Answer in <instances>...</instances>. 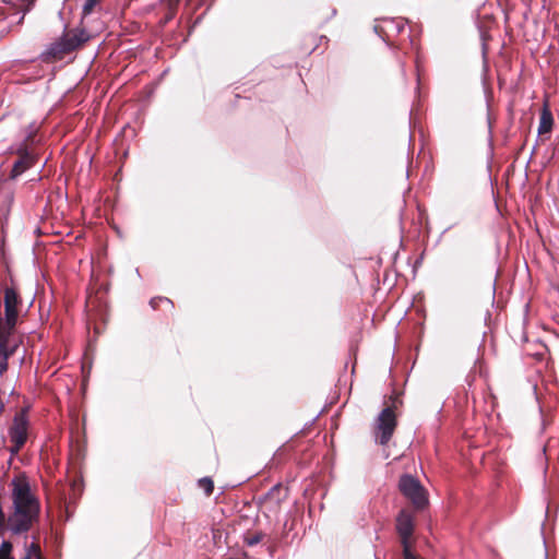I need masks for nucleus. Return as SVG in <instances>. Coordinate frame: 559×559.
Here are the masks:
<instances>
[{"instance_id":"obj_1","label":"nucleus","mask_w":559,"mask_h":559,"mask_svg":"<svg viewBox=\"0 0 559 559\" xmlns=\"http://www.w3.org/2000/svg\"><path fill=\"white\" fill-rule=\"evenodd\" d=\"M10 488L12 511L5 519L2 508H0V530L5 526L12 534L26 533L38 520L40 502L25 474L14 476L10 481Z\"/></svg>"},{"instance_id":"obj_2","label":"nucleus","mask_w":559,"mask_h":559,"mask_svg":"<svg viewBox=\"0 0 559 559\" xmlns=\"http://www.w3.org/2000/svg\"><path fill=\"white\" fill-rule=\"evenodd\" d=\"M90 36L86 31L76 28L61 36L51 43L41 55L43 60L61 59L88 40Z\"/></svg>"},{"instance_id":"obj_3","label":"nucleus","mask_w":559,"mask_h":559,"mask_svg":"<svg viewBox=\"0 0 559 559\" xmlns=\"http://www.w3.org/2000/svg\"><path fill=\"white\" fill-rule=\"evenodd\" d=\"M27 413L28 407H23L21 411H19L14 415L12 424L8 429V435L11 442L9 451L12 455L17 454L28 439L29 418Z\"/></svg>"},{"instance_id":"obj_4","label":"nucleus","mask_w":559,"mask_h":559,"mask_svg":"<svg viewBox=\"0 0 559 559\" xmlns=\"http://www.w3.org/2000/svg\"><path fill=\"white\" fill-rule=\"evenodd\" d=\"M397 421L391 407L383 408L374 421V439L381 445L388 444L396 428Z\"/></svg>"},{"instance_id":"obj_5","label":"nucleus","mask_w":559,"mask_h":559,"mask_svg":"<svg viewBox=\"0 0 559 559\" xmlns=\"http://www.w3.org/2000/svg\"><path fill=\"white\" fill-rule=\"evenodd\" d=\"M401 492L417 508H424L428 500L420 481L412 475H403L399 481Z\"/></svg>"},{"instance_id":"obj_6","label":"nucleus","mask_w":559,"mask_h":559,"mask_svg":"<svg viewBox=\"0 0 559 559\" xmlns=\"http://www.w3.org/2000/svg\"><path fill=\"white\" fill-rule=\"evenodd\" d=\"M405 25L406 22L402 17H385L377 20L373 29L388 45H391L392 39L404 31Z\"/></svg>"},{"instance_id":"obj_7","label":"nucleus","mask_w":559,"mask_h":559,"mask_svg":"<svg viewBox=\"0 0 559 559\" xmlns=\"http://www.w3.org/2000/svg\"><path fill=\"white\" fill-rule=\"evenodd\" d=\"M396 531L401 542L408 540L414 531V520L409 512L402 510L396 518Z\"/></svg>"},{"instance_id":"obj_8","label":"nucleus","mask_w":559,"mask_h":559,"mask_svg":"<svg viewBox=\"0 0 559 559\" xmlns=\"http://www.w3.org/2000/svg\"><path fill=\"white\" fill-rule=\"evenodd\" d=\"M20 158L14 162L11 178L21 176L25 170L35 165V157L25 148L19 151Z\"/></svg>"},{"instance_id":"obj_9","label":"nucleus","mask_w":559,"mask_h":559,"mask_svg":"<svg viewBox=\"0 0 559 559\" xmlns=\"http://www.w3.org/2000/svg\"><path fill=\"white\" fill-rule=\"evenodd\" d=\"M554 127V116L550 111L547 103L543 105L539 118L538 126V136H544L545 134H549Z\"/></svg>"},{"instance_id":"obj_10","label":"nucleus","mask_w":559,"mask_h":559,"mask_svg":"<svg viewBox=\"0 0 559 559\" xmlns=\"http://www.w3.org/2000/svg\"><path fill=\"white\" fill-rule=\"evenodd\" d=\"M5 312V321L4 323L1 321L0 330H4L10 335L11 331L14 329L17 320V308L11 307L9 302L4 305Z\"/></svg>"},{"instance_id":"obj_11","label":"nucleus","mask_w":559,"mask_h":559,"mask_svg":"<svg viewBox=\"0 0 559 559\" xmlns=\"http://www.w3.org/2000/svg\"><path fill=\"white\" fill-rule=\"evenodd\" d=\"M285 489H283L281 485H275L269 490L264 499L273 501L275 504H280V502L285 498Z\"/></svg>"},{"instance_id":"obj_12","label":"nucleus","mask_w":559,"mask_h":559,"mask_svg":"<svg viewBox=\"0 0 559 559\" xmlns=\"http://www.w3.org/2000/svg\"><path fill=\"white\" fill-rule=\"evenodd\" d=\"M10 304L11 307L17 308L20 299L16 290L12 287H7L4 290V305Z\"/></svg>"},{"instance_id":"obj_13","label":"nucleus","mask_w":559,"mask_h":559,"mask_svg":"<svg viewBox=\"0 0 559 559\" xmlns=\"http://www.w3.org/2000/svg\"><path fill=\"white\" fill-rule=\"evenodd\" d=\"M198 486L205 492L206 496H210L214 490V484L210 477L200 478Z\"/></svg>"},{"instance_id":"obj_14","label":"nucleus","mask_w":559,"mask_h":559,"mask_svg":"<svg viewBox=\"0 0 559 559\" xmlns=\"http://www.w3.org/2000/svg\"><path fill=\"white\" fill-rule=\"evenodd\" d=\"M43 559L40 557V549H39V546L35 543H32L27 548H26V554H25V557L23 559Z\"/></svg>"},{"instance_id":"obj_15","label":"nucleus","mask_w":559,"mask_h":559,"mask_svg":"<svg viewBox=\"0 0 559 559\" xmlns=\"http://www.w3.org/2000/svg\"><path fill=\"white\" fill-rule=\"evenodd\" d=\"M12 544L8 540H3L0 546V559H14L11 557Z\"/></svg>"},{"instance_id":"obj_16","label":"nucleus","mask_w":559,"mask_h":559,"mask_svg":"<svg viewBox=\"0 0 559 559\" xmlns=\"http://www.w3.org/2000/svg\"><path fill=\"white\" fill-rule=\"evenodd\" d=\"M401 543H402V546H403L404 559H416V557L412 554V551L409 549L408 540L401 542Z\"/></svg>"},{"instance_id":"obj_17","label":"nucleus","mask_w":559,"mask_h":559,"mask_svg":"<svg viewBox=\"0 0 559 559\" xmlns=\"http://www.w3.org/2000/svg\"><path fill=\"white\" fill-rule=\"evenodd\" d=\"M401 543H402V546H403L404 559H416V557L412 554V551L409 549L408 540L401 542Z\"/></svg>"},{"instance_id":"obj_18","label":"nucleus","mask_w":559,"mask_h":559,"mask_svg":"<svg viewBox=\"0 0 559 559\" xmlns=\"http://www.w3.org/2000/svg\"><path fill=\"white\" fill-rule=\"evenodd\" d=\"M98 0H86L83 5V12L84 14H90L94 7L97 4Z\"/></svg>"},{"instance_id":"obj_19","label":"nucleus","mask_w":559,"mask_h":559,"mask_svg":"<svg viewBox=\"0 0 559 559\" xmlns=\"http://www.w3.org/2000/svg\"><path fill=\"white\" fill-rule=\"evenodd\" d=\"M159 302H164L168 306L171 305V300H169L168 298H163V297L152 298L150 301L152 308H154V309H156L158 307Z\"/></svg>"},{"instance_id":"obj_20","label":"nucleus","mask_w":559,"mask_h":559,"mask_svg":"<svg viewBox=\"0 0 559 559\" xmlns=\"http://www.w3.org/2000/svg\"><path fill=\"white\" fill-rule=\"evenodd\" d=\"M262 539V536L260 534H254L252 536H249L246 538V543L248 546H254L258 545Z\"/></svg>"},{"instance_id":"obj_21","label":"nucleus","mask_w":559,"mask_h":559,"mask_svg":"<svg viewBox=\"0 0 559 559\" xmlns=\"http://www.w3.org/2000/svg\"><path fill=\"white\" fill-rule=\"evenodd\" d=\"M335 14H336V10H335V9H333V10H332V15H335Z\"/></svg>"},{"instance_id":"obj_22","label":"nucleus","mask_w":559,"mask_h":559,"mask_svg":"<svg viewBox=\"0 0 559 559\" xmlns=\"http://www.w3.org/2000/svg\"><path fill=\"white\" fill-rule=\"evenodd\" d=\"M3 404L0 405V413L3 411Z\"/></svg>"}]
</instances>
